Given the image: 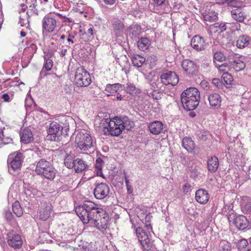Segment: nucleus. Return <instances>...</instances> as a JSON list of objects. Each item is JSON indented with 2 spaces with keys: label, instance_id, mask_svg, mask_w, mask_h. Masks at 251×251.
I'll use <instances>...</instances> for the list:
<instances>
[{
  "label": "nucleus",
  "instance_id": "1",
  "mask_svg": "<svg viewBox=\"0 0 251 251\" xmlns=\"http://www.w3.org/2000/svg\"><path fill=\"white\" fill-rule=\"evenodd\" d=\"M75 211L83 223L91 222L100 230L107 227L109 221L108 213L94 202L85 201L75 207Z\"/></svg>",
  "mask_w": 251,
  "mask_h": 251
},
{
  "label": "nucleus",
  "instance_id": "2",
  "mask_svg": "<svg viewBox=\"0 0 251 251\" xmlns=\"http://www.w3.org/2000/svg\"><path fill=\"white\" fill-rule=\"evenodd\" d=\"M101 124L106 132L113 136L120 135L124 129L130 130L134 126L133 122L127 116L115 117L113 120L103 119Z\"/></svg>",
  "mask_w": 251,
  "mask_h": 251
},
{
  "label": "nucleus",
  "instance_id": "3",
  "mask_svg": "<svg viewBox=\"0 0 251 251\" xmlns=\"http://www.w3.org/2000/svg\"><path fill=\"white\" fill-rule=\"evenodd\" d=\"M77 146L84 151H93L95 149V138L92 137L89 132L82 130L76 135L75 140Z\"/></svg>",
  "mask_w": 251,
  "mask_h": 251
},
{
  "label": "nucleus",
  "instance_id": "4",
  "mask_svg": "<svg viewBox=\"0 0 251 251\" xmlns=\"http://www.w3.org/2000/svg\"><path fill=\"white\" fill-rule=\"evenodd\" d=\"M35 173L50 180H53L56 174V171L48 160L40 159L37 162Z\"/></svg>",
  "mask_w": 251,
  "mask_h": 251
},
{
  "label": "nucleus",
  "instance_id": "5",
  "mask_svg": "<svg viewBox=\"0 0 251 251\" xmlns=\"http://www.w3.org/2000/svg\"><path fill=\"white\" fill-rule=\"evenodd\" d=\"M67 129L68 128H65L64 132L62 126L56 122H52L48 129L47 139L52 141H59L61 134H67Z\"/></svg>",
  "mask_w": 251,
  "mask_h": 251
},
{
  "label": "nucleus",
  "instance_id": "6",
  "mask_svg": "<svg viewBox=\"0 0 251 251\" xmlns=\"http://www.w3.org/2000/svg\"><path fill=\"white\" fill-rule=\"evenodd\" d=\"M25 156L20 151H15L10 153L8 157L7 164L9 171L10 169L13 171L20 170L24 162Z\"/></svg>",
  "mask_w": 251,
  "mask_h": 251
},
{
  "label": "nucleus",
  "instance_id": "7",
  "mask_svg": "<svg viewBox=\"0 0 251 251\" xmlns=\"http://www.w3.org/2000/svg\"><path fill=\"white\" fill-rule=\"evenodd\" d=\"M75 83L78 87H87L91 82L89 74L83 68H78L75 74Z\"/></svg>",
  "mask_w": 251,
  "mask_h": 251
},
{
  "label": "nucleus",
  "instance_id": "8",
  "mask_svg": "<svg viewBox=\"0 0 251 251\" xmlns=\"http://www.w3.org/2000/svg\"><path fill=\"white\" fill-rule=\"evenodd\" d=\"M136 234L145 251H154V247L152 242L149 239L147 233L145 231L140 227H138L136 229Z\"/></svg>",
  "mask_w": 251,
  "mask_h": 251
},
{
  "label": "nucleus",
  "instance_id": "9",
  "mask_svg": "<svg viewBox=\"0 0 251 251\" xmlns=\"http://www.w3.org/2000/svg\"><path fill=\"white\" fill-rule=\"evenodd\" d=\"M43 32L51 33L57 26V21L51 14H47L42 21Z\"/></svg>",
  "mask_w": 251,
  "mask_h": 251
},
{
  "label": "nucleus",
  "instance_id": "10",
  "mask_svg": "<svg viewBox=\"0 0 251 251\" xmlns=\"http://www.w3.org/2000/svg\"><path fill=\"white\" fill-rule=\"evenodd\" d=\"M7 242L9 246L15 249H20L23 243L21 235L13 229L10 230L7 232Z\"/></svg>",
  "mask_w": 251,
  "mask_h": 251
},
{
  "label": "nucleus",
  "instance_id": "11",
  "mask_svg": "<svg viewBox=\"0 0 251 251\" xmlns=\"http://www.w3.org/2000/svg\"><path fill=\"white\" fill-rule=\"evenodd\" d=\"M228 219L230 222L233 220V224L239 230L245 229L249 226L247 218L243 215L235 216L234 214L231 213L228 214Z\"/></svg>",
  "mask_w": 251,
  "mask_h": 251
},
{
  "label": "nucleus",
  "instance_id": "12",
  "mask_svg": "<svg viewBox=\"0 0 251 251\" xmlns=\"http://www.w3.org/2000/svg\"><path fill=\"white\" fill-rule=\"evenodd\" d=\"M241 58V57H238L232 52L229 53L227 56V60L230 67L236 72L240 71L246 67V64Z\"/></svg>",
  "mask_w": 251,
  "mask_h": 251
},
{
  "label": "nucleus",
  "instance_id": "13",
  "mask_svg": "<svg viewBox=\"0 0 251 251\" xmlns=\"http://www.w3.org/2000/svg\"><path fill=\"white\" fill-rule=\"evenodd\" d=\"M161 82L165 85H176L178 82V75L174 72L166 71L162 73L160 77Z\"/></svg>",
  "mask_w": 251,
  "mask_h": 251
},
{
  "label": "nucleus",
  "instance_id": "14",
  "mask_svg": "<svg viewBox=\"0 0 251 251\" xmlns=\"http://www.w3.org/2000/svg\"><path fill=\"white\" fill-rule=\"evenodd\" d=\"M109 193V186L105 183H98L94 190L95 197L98 200H102L107 197Z\"/></svg>",
  "mask_w": 251,
  "mask_h": 251
},
{
  "label": "nucleus",
  "instance_id": "15",
  "mask_svg": "<svg viewBox=\"0 0 251 251\" xmlns=\"http://www.w3.org/2000/svg\"><path fill=\"white\" fill-rule=\"evenodd\" d=\"M191 46L198 51H201L205 49L206 44L204 39L200 35L194 36L191 41Z\"/></svg>",
  "mask_w": 251,
  "mask_h": 251
},
{
  "label": "nucleus",
  "instance_id": "16",
  "mask_svg": "<svg viewBox=\"0 0 251 251\" xmlns=\"http://www.w3.org/2000/svg\"><path fill=\"white\" fill-rule=\"evenodd\" d=\"M183 69L189 75H193L198 70V66L193 61L185 59L182 62Z\"/></svg>",
  "mask_w": 251,
  "mask_h": 251
},
{
  "label": "nucleus",
  "instance_id": "17",
  "mask_svg": "<svg viewBox=\"0 0 251 251\" xmlns=\"http://www.w3.org/2000/svg\"><path fill=\"white\" fill-rule=\"evenodd\" d=\"M200 99V94L199 90L195 87H190L184 90L181 95L180 99Z\"/></svg>",
  "mask_w": 251,
  "mask_h": 251
},
{
  "label": "nucleus",
  "instance_id": "18",
  "mask_svg": "<svg viewBox=\"0 0 251 251\" xmlns=\"http://www.w3.org/2000/svg\"><path fill=\"white\" fill-rule=\"evenodd\" d=\"M181 103L184 109L188 111L195 109L199 105L200 99H180Z\"/></svg>",
  "mask_w": 251,
  "mask_h": 251
},
{
  "label": "nucleus",
  "instance_id": "19",
  "mask_svg": "<svg viewBox=\"0 0 251 251\" xmlns=\"http://www.w3.org/2000/svg\"><path fill=\"white\" fill-rule=\"evenodd\" d=\"M195 199L197 201L201 204L206 203L209 200V196L206 190L200 189L195 193Z\"/></svg>",
  "mask_w": 251,
  "mask_h": 251
},
{
  "label": "nucleus",
  "instance_id": "20",
  "mask_svg": "<svg viewBox=\"0 0 251 251\" xmlns=\"http://www.w3.org/2000/svg\"><path fill=\"white\" fill-rule=\"evenodd\" d=\"M112 26L115 34L119 36L123 33L125 29L123 22L117 18L113 19L112 21Z\"/></svg>",
  "mask_w": 251,
  "mask_h": 251
},
{
  "label": "nucleus",
  "instance_id": "21",
  "mask_svg": "<svg viewBox=\"0 0 251 251\" xmlns=\"http://www.w3.org/2000/svg\"><path fill=\"white\" fill-rule=\"evenodd\" d=\"M150 131L152 134L158 135L162 132L163 127L162 122L158 121H154L149 125Z\"/></svg>",
  "mask_w": 251,
  "mask_h": 251
},
{
  "label": "nucleus",
  "instance_id": "22",
  "mask_svg": "<svg viewBox=\"0 0 251 251\" xmlns=\"http://www.w3.org/2000/svg\"><path fill=\"white\" fill-rule=\"evenodd\" d=\"M208 100L209 104L213 108H218L221 106V98L218 94L213 93L209 95Z\"/></svg>",
  "mask_w": 251,
  "mask_h": 251
},
{
  "label": "nucleus",
  "instance_id": "23",
  "mask_svg": "<svg viewBox=\"0 0 251 251\" xmlns=\"http://www.w3.org/2000/svg\"><path fill=\"white\" fill-rule=\"evenodd\" d=\"M125 88V87L120 83L108 84L106 85L105 91L111 94H119Z\"/></svg>",
  "mask_w": 251,
  "mask_h": 251
},
{
  "label": "nucleus",
  "instance_id": "24",
  "mask_svg": "<svg viewBox=\"0 0 251 251\" xmlns=\"http://www.w3.org/2000/svg\"><path fill=\"white\" fill-rule=\"evenodd\" d=\"M219 164L218 158L215 156L211 157L207 161V169L211 173H215L217 171Z\"/></svg>",
  "mask_w": 251,
  "mask_h": 251
},
{
  "label": "nucleus",
  "instance_id": "25",
  "mask_svg": "<svg viewBox=\"0 0 251 251\" xmlns=\"http://www.w3.org/2000/svg\"><path fill=\"white\" fill-rule=\"evenodd\" d=\"M21 141L24 144H28L33 140L32 133L29 128H26L20 134Z\"/></svg>",
  "mask_w": 251,
  "mask_h": 251
},
{
  "label": "nucleus",
  "instance_id": "26",
  "mask_svg": "<svg viewBox=\"0 0 251 251\" xmlns=\"http://www.w3.org/2000/svg\"><path fill=\"white\" fill-rule=\"evenodd\" d=\"M251 40V38L248 35H241L236 41V46L239 49H244L249 45Z\"/></svg>",
  "mask_w": 251,
  "mask_h": 251
},
{
  "label": "nucleus",
  "instance_id": "27",
  "mask_svg": "<svg viewBox=\"0 0 251 251\" xmlns=\"http://www.w3.org/2000/svg\"><path fill=\"white\" fill-rule=\"evenodd\" d=\"M231 14L232 18L236 21L242 23L246 18L245 13L241 10L240 9H235L231 11Z\"/></svg>",
  "mask_w": 251,
  "mask_h": 251
},
{
  "label": "nucleus",
  "instance_id": "28",
  "mask_svg": "<svg viewBox=\"0 0 251 251\" xmlns=\"http://www.w3.org/2000/svg\"><path fill=\"white\" fill-rule=\"evenodd\" d=\"M182 145L189 152H192L195 147L194 142L189 137H185L183 138Z\"/></svg>",
  "mask_w": 251,
  "mask_h": 251
},
{
  "label": "nucleus",
  "instance_id": "29",
  "mask_svg": "<svg viewBox=\"0 0 251 251\" xmlns=\"http://www.w3.org/2000/svg\"><path fill=\"white\" fill-rule=\"evenodd\" d=\"M130 58L134 66L140 67L145 62V58L137 54L131 55Z\"/></svg>",
  "mask_w": 251,
  "mask_h": 251
},
{
  "label": "nucleus",
  "instance_id": "30",
  "mask_svg": "<svg viewBox=\"0 0 251 251\" xmlns=\"http://www.w3.org/2000/svg\"><path fill=\"white\" fill-rule=\"evenodd\" d=\"M210 29L214 33H222L226 30V24L224 23H216L209 26Z\"/></svg>",
  "mask_w": 251,
  "mask_h": 251
},
{
  "label": "nucleus",
  "instance_id": "31",
  "mask_svg": "<svg viewBox=\"0 0 251 251\" xmlns=\"http://www.w3.org/2000/svg\"><path fill=\"white\" fill-rule=\"evenodd\" d=\"M127 31L129 35L131 34L133 37L135 38L141 33V27L140 25L137 24L132 25L127 28Z\"/></svg>",
  "mask_w": 251,
  "mask_h": 251
},
{
  "label": "nucleus",
  "instance_id": "32",
  "mask_svg": "<svg viewBox=\"0 0 251 251\" xmlns=\"http://www.w3.org/2000/svg\"><path fill=\"white\" fill-rule=\"evenodd\" d=\"M88 167L87 164L81 159L77 158L75 159V166L74 168L76 172H81L86 169Z\"/></svg>",
  "mask_w": 251,
  "mask_h": 251
},
{
  "label": "nucleus",
  "instance_id": "33",
  "mask_svg": "<svg viewBox=\"0 0 251 251\" xmlns=\"http://www.w3.org/2000/svg\"><path fill=\"white\" fill-rule=\"evenodd\" d=\"M52 67V61L49 58H45V62L43 69L40 72V75L41 76H45L47 75L46 71L51 70Z\"/></svg>",
  "mask_w": 251,
  "mask_h": 251
},
{
  "label": "nucleus",
  "instance_id": "34",
  "mask_svg": "<svg viewBox=\"0 0 251 251\" xmlns=\"http://www.w3.org/2000/svg\"><path fill=\"white\" fill-rule=\"evenodd\" d=\"M203 19L209 22H213L218 19V13L214 11H209L203 14Z\"/></svg>",
  "mask_w": 251,
  "mask_h": 251
},
{
  "label": "nucleus",
  "instance_id": "35",
  "mask_svg": "<svg viewBox=\"0 0 251 251\" xmlns=\"http://www.w3.org/2000/svg\"><path fill=\"white\" fill-rule=\"evenodd\" d=\"M75 156L73 154H68L64 159V164L66 167L69 169L73 168L75 166V160H74Z\"/></svg>",
  "mask_w": 251,
  "mask_h": 251
},
{
  "label": "nucleus",
  "instance_id": "36",
  "mask_svg": "<svg viewBox=\"0 0 251 251\" xmlns=\"http://www.w3.org/2000/svg\"><path fill=\"white\" fill-rule=\"evenodd\" d=\"M52 151L48 149H43L37 151V154L41 158L40 159L48 160L50 159Z\"/></svg>",
  "mask_w": 251,
  "mask_h": 251
},
{
  "label": "nucleus",
  "instance_id": "37",
  "mask_svg": "<svg viewBox=\"0 0 251 251\" xmlns=\"http://www.w3.org/2000/svg\"><path fill=\"white\" fill-rule=\"evenodd\" d=\"M137 45L140 50L144 51L149 48L150 42L148 38L142 37L137 42Z\"/></svg>",
  "mask_w": 251,
  "mask_h": 251
},
{
  "label": "nucleus",
  "instance_id": "38",
  "mask_svg": "<svg viewBox=\"0 0 251 251\" xmlns=\"http://www.w3.org/2000/svg\"><path fill=\"white\" fill-rule=\"evenodd\" d=\"M103 164V161L100 157L97 159L95 163V171H96L97 175L98 176H100L103 178L104 176L102 173Z\"/></svg>",
  "mask_w": 251,
  "mask_h": 251
},
{
  "label": "nucleus",
  "instance_id": "39",
  "mask_svg": "<svg viewBox=\"0 0 251 251\" xmlns=\"http://www.w3.org/2000/svg\"><path fill=\"white\" fill-rule=\"evenodd\" d=\"M12 211L13 213L18 217H21L23 214V209L20 202L15 201L12 204Z\"/></svg>",
  "mask_w": 251,
  "mask_h": 251
},
{
  "label": "nucleus",
  "instance_id": "40",
  "mask_svg": "<svg viewBox=\"0 0 251 251\" xmlns=\"http://www.w3.org/2000/svg\"><path fill=\"white\" fill-rule=\"evenodd\" d=\"M51 209L50 206H47L46 209L43 208L40 211V218L43 221L47 220L50 216Z\"/></svg>",
  "mask_w": 251,
  "mask_h": 251
},
{
  "label": "nucleus",
  "instance_id": "41",
  "mask_svg": "<svg viewBox=\"0 0 251 251\" xmlns=\"http://www.w3.org/2000/svg\"><path fill=\"white\" fill-rule=\"evenodd\" d=\"M147 95L154 100H158L161 99L162 93L159 91L146 90Z\"/></svg>",
  "mask_w": 251,
  "mask_h": 251
},
{
  "label": "nucleus",
  "instance_id": "42",
  "mask_svg": "<svg viewBox=\"0 0 251 251\" xmlns=\"http://www.w3.org/2000/svg\"><path fill=\"white\" fill-rule=\"evenodd\" d=\"M242 211L244 213H250L251 212V200H244L242 204Z\"/></svg>",
  "mask_w": 251,
  "mask_h": 251
},
{
  "label": "nucleus",
  "instance_id": "43",
  "mask_svg": "<svg viewBox=\"0 0 251 251\" xmlns=\"http://www.w3.org/2000/svg\"><path fill=\"white\" fill-rule=\"evenodd\" d=\"M228 6L237 7V9H240L244 7V4L240 0H227Z\"/></svg>",
  "mask_w": 251,
  "mask_h": 251
},
{
  "label": "nucleus",
  "instance_id": "44",
  "mask_svg": "<svg viewBox=\"0 0 251 251\" xmlns=\"http://www.w3.org/2000/svg\"><path fill=\"white\" fill-rule=\"evenodd\" d=\"M249 244L248 241L246 239H242L239 241L237 248L239 251H246Z\"/></svg>",
  "mask_w": 251,
  "mask_h": 251
},
{
  "label": "nucleus",
  "instance_id": "45",
  "mask_svg": "<svg viewBox=\"0 0 251 251\" xmlns=\"http://www.w3.org/2000/svg\"><path fill=\"white\" fill-rule=\"evenodd\" d=\"M220 251H231L230 244L226 240H222L219 245Z\"/></svg>",
  "mask_w": 251,
  "mask_h": 251
},
{
  "label": "nucleus",
  "instance_id": "46",
  "mask_svg": "<svg viewBox=\"0 0 251 251\" xmlns=\"http://www.w3.org/2000/svg\"><path fill=\"white\" fill-rule=\"evenodd\" d=\"M233 80L232 76L227 72H225L223 73L222 76V81L225 84H230L231 82Z\"/></svg>",
  "mask_w": 251,
  "mask_h": 251
},
{
  "label": "nucleus",
  "instance_id": "47",
  "mask_svg": "<svg viewBox=\"0 0 251 251\" xmlns=\"http://www.w3.org/2000/svg\"><path fill=\"white\" fill-rule=\"evenodd\" d=\"M126 85L127 87L126 88V91L127 93H129L131 95L136 94L137 92V90L135 86L133 84L130 82H128L127 83Z\"/></svg>",
  "mask_w": 251,
  "mask_h": 251
},
{
  "label": "nucleus",
  "instance_id": "48",
  "mask_svg": "<svg viewBox=\"0 0 251 251\" xmlns=\"http://www.w3.org/2000/svg\"><path fill=\"white\" fill-rule=\"evenodd\" d=\"M214 53V60L219 62H223L226 60V56L221 51H214L212 49Z\"/></svg>",
  "mask_w": 251,
  "mask_h": 251
},
{
  "label": "nucleus",
  "instance_id": "49",
  "mask_svg": "<svg viewBox=\"0 0 251 251\" xmlns=\"http://www.w3.org/2000/svg\"><path fill=\"white\" fill-rule=\"evenodd\" d=\"M196 136L199 140H205L207 139L208 132L204 130H197L196 133Z\"/></svg>",
  "mask_w": 251,
  "mask_h": 251
},
{
  "label": "nucleus",
  "instance_id": "50",
  "mask_svg": "<svg viewBox=\"0 0 251 251\" xmlns=\"http://www.w3.org/2000/svg\"><path fill=\"white\" fill-rule=\"evenodd\" d=\"M4 217L6 220L9 222H12L14 220V216L8 209L4 210Z\"/></svg>",
  "mask_w": 251,
  "mask_h": 251
},
{
  "label": "nucleus",
  "instance_id": "51",
  "mask_svg": "<svg viewBox=\"0 0 251 251\" xmlns=\"http://www.w3.org/2000/svg\"><path fill=\"white\" fill-rule=\"evenodd\" d=\"M212 83L217 88H219L222 86L223 81L222 80H220L218 78H215L212 80Z\"/></svg>",
  "mask_w": 251,
  "mask_h": 251
},
{
  "label": "nucleus",
  "instance_id": "52",
  "mask_svg": "<svg viewBox=\"0 0 251 251\" xmlns=\"http://www.w3.org/2000/svg\"><path fill=\"white\" fill-rule=\"evenodd\" d=\"M191 185L189 183H186L182 187L183 192L185 193H188L191 191Z\"/></svg>",
  "mask_w": 251,
  "mask_h": 251
},
{
  "label": "nucleus",
  "instance_id": "53",
  "mask_svg": "<svg viewBox=\"0 0 251 251\" xmlns=\"http://www.w3.org/2000/svg\"><path fill=\"white\" fill-rule=\"evenodd\" d=\"M150 89L151 91H158L157 90V87L156 82L153 80L150 81Z\"/></svg>",
  "mask_w": 251,
  "mask_h": 251
},
{
  "label": "nucleus",
  "instance_id": "54",
  "mask_svg": "<svg viewBox=\"0 0 251 251\" xmlns=\"http://www.w3.org/2000/svg\"><path fill=\"white\" fill-rule=\"evenodd\" d=\"M227 67V64L226 63H224L221 65H219L218 67V70L220 72L225 73L226 71V68Z\"/></svg>",
  "mask_w": 251,
  "mask_h": 251
},
{
  "label": "nucleus",
  "instance_id": "55",
  "mask_svg": "<svg viewBox=\"0 0 251 251\" xmlns=\"http://www.w3.org/2000/svg\"><path fill=\"white\" fill-rule=\"evenodd\" d=\"M68 46H62L61 50L60 52V55L61 56L63 57L65 56L66 54V52L68 50Z\"/></svg>",
  "mask_w": 251,
  "mask_h": 251
},
{
  "label": "nucleus",
  "instance_id": "56",
  "mask_svg": "<svg viewBox=\"0 0 251 251\" xmlns=\"http://www.w3.org/2000/svg\"><path fill=\"white\" fill-rule=\"evenodd\" d=\"M1 98L4 101H6V102H9V101H11V99L10 98V96L7 93L3 94L2 95Z\"/></svg>",
  "mask_w": 251,
  "mask_h": 251
},
{
  "label": "nucleus",
  "instance_id": "57",
  "mask_svg": "<svg viewBox=\"0 0 251 251\" xmlns=\"http://www.w3.org/2000/svg\"><path fill=\"white\" fill-rule=\"evenodd\" d=\"M154 3L157 6H161L164 3L165 0H153Z\"/></svg>",
  "mask_w": 251,
  "mask_h": 251
},
{
  "label": "nucleus",
  "instance_id": "58",
  "mask_svg": "<svg viewBox=\"0 0 251 251\" xmlns=\"http://www.w3.org/2000/svg\"><path fill=\"white\" fill-rule=\"evenodd\" d=\"M116 0H103L105 4L107 5H113L115 3Z\"/></svg>",
  "mask_w": 251,
  "mask_h": 251
},
{
  "label": "nucleus",
  "instance_id": "59",
  "mask_svg": "<svg viewBox=\"0 0 251 251\" xmlns=\"http://www.w3.org/2000/svg\"><path fill=\"white\" fill-rule=\"evenodd\" d=\"M86 33L89 35L93 36L94 35L93 27H90L89 28L86 32Z\"/></svg>",
  "mask_w": 251,
  "mask_h": 251
},
{
  "label": "nucleus",
  "instance_id": "60",
  "mask_svg": "<svg viewBox=\"0 0 251 251\" xmlns=\"http://www.w3.org/2000/svg\"><path fill=\"white\" fill-rule=\"evenodd\" d=\"M248 222L249 223V226L247 227L248 229H251V216H249L247 218Z\"/></svg>",
  "mask_w": 251,
  "mask_h": 251
},
{
  "label": "nucleus",
  "instance_id": "61",
  "mask_svg": "<svg viewBox=\"0 0 251 251\" xmlns=\"http://www.w3.org/2000/svg\"><path fill=\"white\" fill-rule=\"evenodd\" d=\"M74 38V36L73 35H71L70 34L69 35V37L67 39V40L69 42H71L72 43H74V41L72 40V38Z\"/></svg>",
  "mask_w": 251,
  "mask_h": 251
},
{
  "label": "nucleus",
  "instance_id": "62",
  "mask_svg": "<svg viewBox=\"0 0 251 251\" xmlns=\"http://www.w3.org/2000/svg\"><path fill=\"white\" fill-rule=\"evenodd\" d=\"M125 183L126 184V188H128V187L129 185V180L126 176H125Z\"/></svg>",
  "mask_w": 251,
  "mask_h": 251
},
{
  "label": "nucleus",
  "instance_id": "63",
  "mask_svg": "<svg viewBox=\"0 0 251 251\" xmlns=\"http://www.w3.org/2000/svg\"><path fill=\"white\" fill-rule=\"evenodd\" d=\"M4 135L3 134V132H2L1 135H0V138H1V139L2 140V142L3 143L6 144V141H4Z\"/></svg>",
  "mask_w": 251,
  "mask_h": 251
},
{
  "label": "nucleus",
  "instance_id": "64",
  "mask_svg": "<svg viewBox=\"0 0 251 251\" xmlns=\"http://www.w3.org/2000/svg\"><path fill=\"white\" fill-rule=\"evenodd\" d=\"M63 18H64L65 19V22H68V23H71L72 22V19L70 18H68V17H66V16H64L63 17Z\"/></svg>",
  "mask_w": 251,
  "mask_h": 251
}]
</instances>
